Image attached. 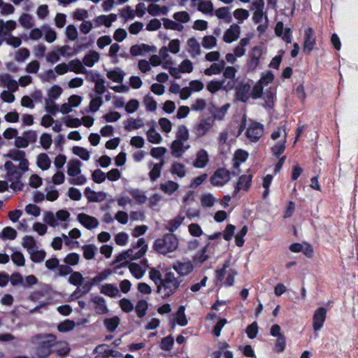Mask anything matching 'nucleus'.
Listing matches in <instances>:
<instances>
[{"label":"nucleus","instance_id":"a19ab883","mask_svg":"<svg viewBox=\"0 0 358 358\" xmlns=\"http://www.w3.org/2000/svg\"><path fill=\"white\" fill-rule=\"evenodd\" d=\"M169 50L166 48V46H163L159 51V56L162 59L164 69H167L169 65H173L174 64L169 54Z\"/></svg>","mask_w":358,"mask_h":358},{"label":"nucleus","instance_id":"e433bc0d","mask_svg":"<svg viewBox=\"0 0 358 358\" xmlns=\"http://www.w3.org/2000/svg\"><path fill=\"white\" fill-rule=\"evenodd\" d=\"M250 39L248 38H243L241 39L238 44L234 48V53L239 58L242 57L245 55L246 49L245 47L249 44Z\"/></svg>","mask_w":358,"mask_h":358},{"label":"nucleus","instance_id":"393cba45","mask_svg":"<svg viewBox=\"0 0 358 358\" xmlns=\"http://www.w3.org/2000/svg\"><path fill=\"white\" fill-rule=\"evenodd\" d=\"M187 50L192 57H196L201 54L200 44L195 38L187 41Z\"/></svg>","mask_w":358,"mask_h":358},{"label":"nucleus","instance_id":"4be33fe9","mask_svg":"<svg viewBox=\"0 0 358 358\" xmlns=\"http://www.w3.org/2000/svg\"><path fill=\"white\" fill-rule=\"evenodd\" d=\"M117 15L114 13L100 15L94 19V22L97 26L104 25L108 28L112 25L113 22L117 20Z\"/></svg>","mask_w":358,"mask_h":358},{"label":"nucleus","instance_id":"a211bd4d","mask_svg":"<svg viewBox=\"0 0 358 358\" xmlns=\"http://www.w3.org/2000/svg\"><path fill=\"white\" fill-rule=\"evenodd\" d=\"M213 127L210 120L203 119L198 122L193 128V132L197 137L203 136Z\"/></svg>","mask_w":358,"mask_h":358},{"label":"nucleus","instance_id":"09e8293b","mask_svg":"<svg viewBox=\"0 0 358 358\" xmlns=\"http://www.w3.org/2000/svg\"><path fill=\"white\" fill-rule=\"evenodd\" d=\"M73 153L84 161H88L90 158V152L80 146H74L72 148Z\"/></svg>","mask_w":358,"mask_h":358},{"label":"nucleus","instance_id":"4468645a","mask_svg":"<svg viewBox=\"0 0 358 358\" xmlns=\"http://www.w3.org/2000/svg\"><path fill=\"white\" fill-rule=\"evenodd\" d=\"M225 80H212L207 84V90L210 93H215L220 90L221 89H224L225 91L231 90L234 87V83L233 81H229L226 85H224Z\"/></svg>","mask_w":358,"mask_h":358},{"label":"nucleus","instance_id":"ddd939ff","mask_svg":"<svg viewBox=\"0 0 358 358\" xmlns=\"http://www.w3.org/2000/svg\"><path fill=\"white\" fill-rule=\"evenodd\" d=\"M263 135V126L257 122H252L246 131L247 138L252 141H257Z\"/></svg>","mask_w":358,"mask_h":358},{"label":"nucleus","instance_id":"39448f33","mask_svg":"<svg viewBox=\"0 0 358 358\" xmlns=\"http://www.w3.org/2000/svg\"><path fill=\"white\" fill-rule=\"evenodd\" d=\"M67 174L70 177L69 182L76 185H84L87 180L86 178L80 175L81 163L78 159H71L67 163Z\"/></svg>","mask_w":358,"mask_h":358},{"label":"nucleus","instance_id":"aec40b11","mask_svg":"<svg viewBox=\"0 0 358 358\" xmlns=\"http://www.w3.org/2000/svg\"><path fill=\"white\" fill-rule=\"evenodd\" d=\"M0 85L6 87L11 92H16L18 89V83L12 78L8 73L0 74Z\"/></svg>","mask_w":358,"mask_h":358},{"label":"nucleus","instance_id":"2eb2a0df","mask_svg":"<svg viewBox=\"0 0 358 358\" xmlns=\"http://www.w3.org/2000/svg\"><path fill=\"white\" fill-rule=\"evenodd\" d=\"M186 141L176 139L171 144V153L175 157H180L190 148V145L185 143Z\"/></svg>","mask_w":358,"mask_h":358},{"label":"nucleus","instance_id":"49530a36","mask_svg":"<svg viewBox=\"0 0 358 358\" xmlns=\"http://www.w3.org/2000/svg\"><path fill=\"white\" fill-rule=\"evenodd\" d=\"M162 20L164 27L166 29L181 31L184 29V27L182 24L178 23L175 20H172L168 18H164Z\"/></svg>","mask_w":358,"mask_h":358},{"label":"nucleus","instance_id":"473e14b6","mask_svg":"<svg viewBox=\"0 0 358 358\" xmlns=\"http://www.w3.org/2000/svg\"><path fill=\"white\" fill-rule=\"evenodd\" d=\"M92 81L95 83V92L99 94H103L106 89L104 79L98 73H94L92 76Z\"/></svg>","mask_w":358,"mask_h":358},{"label":"nucleus","instance_id":"6e6552de","mask_svg":"<svg viewBox=\"0 0 358 358\" xmlns=\"http://www.w3.org/2000/svg\"><path fill=\"white\" fill-rule=\"evenodd\" d=\"M237 273L229 268V262H226L223 266V268L220 270L217 271V280L222 281L225 275H227L224 285L227 286H231L234 284V277Z\"/></svg>","mask_w":358,"mask_h":358},{"label":"nucleus","instance_id":"5701e85b","mask_svg":"<svg viewBox=\"0 0 358 358\" xmlns=\"http://www.w3.org/2000/svg\"><path fill=\"white\" fill-rule=\"evenodd\" d=\"M236 97L242 102L247 101L251 97V86L249 84H242L236 90Z\"/></svg>","mask_w":358,"mask_h":358},{"label":"nucleus","instance_id":"a878e982","mask_svg":"<svg viewBox=\"0 0 358 358\" xmlns=\"http://www.w3.org/2000/svg\"><path fill=\"white\" fill-rule=\"evenodd\" d=\"M252 176L251 175H243L239 178L237 182L236 187L234 190V195H236L239 191L245 190L247 191L251 185Z\"/></svg>","mask_w":358,"mask_h":358},{"label":"nucleus","instance_id":"20e7f679","mask_svg":"<svg viewBox=\"0 0 358 358\" xmlns=\"http://www.w3.org/2000/svg\"><path fill=\"white\" fill-rule=\"evenodd\" d=\"M178 247V240L172 234H168L162 238L155 241L153 248L158 252L166 255L175 251Z\"/></svg>","mask_w":358,"mask_h":358},{"label":"nucleus","instance_id":"72a5a7b5","mask_svg":"<svg viewBox=\"0 0 358 358\" xmlns=\"http://www.w3.org/2000/svg\"><path fill=\"white\" fill-rule=\"evenodd\" d=\"M248 157V153L244 150L238 149L235 151L233 157L234 166L238 168L241 164L246 161Z\"/></svg>","mask_w":358,"mask_h":358},{"label":"nucleus","instance_id":"423d86ee","mask_svg":"<svg viewBox=\"0 0 358 358\" xmlns=\"http://www.w3.org/2000/svg\"><path fill=\"white\" fill-rule=\"evenodd\" d=\"M148 250V245L143 238H139L136 246L130 248L120 255V260L138 259L142 257Z\"/></svg>","mask_w":358,"mask_h":358},{"label":"nucleus","instance_id":"c85d7f7f","mask_svg":"<svg viewBox=\"0 0 358 358\" xmlns=\"http://www.w3.org/2000/svg\"><path fill=\"white\" fill-rule=\"evenodd\" d=\"M164 163V162L162 159H161L159 163H150V167L151 168V169L149 173V177L151 181H155L160 177Z\"/></svg>","mask_w":358,"mask_h":358},{"label":"nucleus","instance_id":"cd10ccee","mask_svg":"<svg viewBox=\"0 0 358 358\" xmlns=\"http://www.w3.org/2000/svg\"><path fill=\"white\" fill-rule=\"evenodd\" d=\"M36 164L42 171H47L50 168L51 160L46 153H40L36 156Z\"/></svg>","mask_w":358,"mask_h":358},{"label":"nucleus","instance_id":"dca6fc26","mask_svg":"<svg viewBox=\"0 0 358 358\" xmlns=\"http://www.w3.org/2000/svg\"><path fill=\"white\" fill-rule=\"evenodd\" d=\"M240 34L241 27L236 24H233L225 31L223 35V41L225 43H231L236 41L239 38Z\"/></svg>","mask_w":358,"mask_h":358},{"label":"nucleus","instance_id":"7c9ffc66","mask_svg":"<svg viewBox=\"0 0 358 358\" xmlns=\"http://www.w3.org/2000/svg\"><path fill=\"white\" fill-rule=\"evenodd\" d=\"M106 77L115 83H122L124 80V73L120 69L116 68L107 71Z\"/></svg>","mask_w":358,"mask_h":358},{"label":"nucleus","instance_id":"b1692460","mask_svg":"<svg viewBox=\"0 0 358 358\" xmlns=\"http://www.w3.org/2000/svg\"><path fill=\"white\" fill-rule=\"evenodd\" d=\"M92 302L96 313L103 315L108 312L106 300L103 297L95 296L92 299Z\"/></svg>","mask_w":358,"mask_h":358},{"label":"nucleus","instance_id":"bf43d9fd","mask_svg":"<svg viewBox=\"0 0 358 358\" xmlns=\"http://www.w3.org/2000/svg\"><path fill=\"white\" fill-rule=\"evenodd\" d=\"M234 17L239 23H243L250 16L249 11L244 8H237L234 11Z\"/></svg>","mask_w":358,"mask_h":358},{"label":"nucleus","instance_id":"864d4df0","mask_svg":"<svg viewBox=\"0 0 358 358\" xmlns=\"http://www.w3.org/2000/svg\"><path fill=\"white\" fill-rule=\"evenodd\" d=\"M30 259L36 263H40L45 258V252L43 250H39L36 248L29 253Z\"/></svg>","mask_w":358,"mask_h":358},{"label":"nucleus","instance_id":"4d7b16f0","mask_svg":"<svg viewBox=\"0 0 358 358\" xmlns=\"http://www.w3.org/2000/svg\"><path fill=\"white\" fill-rule=\"evenodd\" d=\"M173 19L179 24H185L189 22L190 15L185 10L176 12L173 15Z\"/></svg>","mask_w":358,"mask_h":358},{"label":"nucleus","instance_id":"0eeeda50","mask_svg":"<svg viewBox=\"0 0 358 358\" xmlns=\"http://www.w3.org/2000/svg\"><path fill=\"white\" fill-rule=\"evenodd\" d=\"M5 169L7 172V177L10 181H16L11 184V187L14 189H21L22 184L19 182V180L22 177V173L16 167L12 162L8 161L4 164Z\"/></svg>","mask_w":358,"mask_h":358},{"label":"nucleus","instance_id":"e2e57ef3","mask_svg":"<svg viewBox=\"0 0 358 358\" xmlns=\"http://www.w3.org/2000/svg\"><path fill=\"white\" fill-rule=\"evenodd\" d=\"M176 322L180 326L184 327L187 324V320L185 314V308L180 306L176 314Z\"/></svg>","mask_w":358,"mask_h":358},{"label":"nucleus","instance_id":"c9c22d12","mask_svg":"<svg viewBox=\"0 0 358 358\" xmlns=\"http://www.w3.org/2000/svg\"><path fill=\"white\" fill-rule=\"evenodd\" d=\"M127 192L133 197L134 201L138 204H143L148 200L147 196L141 190L138 189H128Z\"/></svg>","mask_w":358,"mask_h":358},{"label":"nucleus","instance_id":"338daca9","mask_svg":"<svg viewBox=\"0 0 358 358\" xmlns=\"http://www.w3.org/2000/svg\"><path fill=\"white\" fill-rule=\"evenodd\" d=\"M66 126L69 128H77L82 124L81 119L66 116L63 119Z\"/></svg>","mask_w":358,"mask_h":358},{"label":"nucleus","instance_id":"f8f14e48","mask_svg":"<svg viewBox=\"0 0 358 358\" xmlns=\"http://www.w3.org/2000/svg\"><path fill=\"white\" fill-rule=\"evenodd\" d=\"M316 44V38L314 31L311 27H307L304 31V41L303 50L306 53H310Z\"/></svg>","mask_w":358,"mask_h":358},{"label":"nucleus","instance_id":"f704fd0d","mask_svg":"<svg viewBox=\"0 0 358 358\" xmlns=\"http://www.w3.org/2000/svg\"><path fill=\"white\" fill-rule=\"evenodd\" d=\"M100 55L96 51L89 52L83 58V64L88 67H92L96 63L99 61Z\"/></svg>","mask_w":358,"mask_h":358},{"label":"nucleus","instance_id":"774afa93","mask_svg":"<svg viewBox=\"0 0 358 358\" xmlns=\"http://www.w3.org/2000/svg\"><path fill=\"white\" fill-rule=\"evenodd\" d=\"M140 107V103L137 99H130L125 103L124 109L128 113H134L136 112Z\"/></svg>","mask_w":358,"mask_h":358},{"label":"nucleus","instance_id":"412c9836","mask_svg":"<svg viewBox=\"0 0 358 358\" xmlns=\"http://www.w3.org/2000/svg\"><path fill=\"white\" fill-rule=\"evenodd\" d=\"M275 34L287 43L292 42L291 29L288 27L285 28L282 22H277L275 27Z\"/></svg>","mask_w":358,"mask_h":358},{"label":"nucleus","instance_id":"ea45409f","mask_svg":"<svg viewBox=\"0 0 358 358\" xmlns=\"http://www.w3.org/2000/svg\"><path fill=\"white\" fill-rule=\"evenodd\" d=\"M216 201L217 199L210 193H204L200 196V203L203 208H211L214 206Z\"/></svg>","mask_w":358,"mask_h":358},{"label":"nucleus","instance_id":"c03bdc74","mask_svg":"<svg viewBox=\"0 0 358 358\" xmlns=\"http://www.w3.org/2000/svg\"><path fill=\"white\" fill-rule=\"evenodd\" d=\"M22 245L28 253L38 248L35 239L31 236H25L22 238Z\"/></svg>","mask_w":358,"mask_h":358},{"label":"nucleus","instance_id":"69168bd1","mask_svg":"<svg viewBox=\"0 0 358 358\" xmlns=\"http://www.w3.org/2000/svg\"><path fill=\"white\" fill-rule=\"evenodd\" d=\"M287 134L284 128H278L271 134V138L274 141H287Z\"/></svg>","mask_w":358,"mask_h":358},{"label":"nucleus","instance_id":"37998d69","mask_svg":"<svg viewBox=\"0 0 358 358\" xmlns=\"http://www.w3.org/2000/svg\"><path fill=\"white\" fill-rule=\"evenodd\" d=\"M100 292L101 294L110 297L115 296L119 293L117 287L115 285L109 283L102 285L100 288Z\"/></svg>","mask_w":358,"mask_h":358},{"label":"nucleus","instance_id":"a18cd8bd","mask_svg":"<svg viewBox=\"0 0 358 358\" xmlns=\"http://www.w3.org/2000/svg\"><path fill=\"white\" fill-rule=\"evenodd\" d=\"M148 141L153 144H159L162 141V137L153 127L149 129L147 132Z\"/></svg>","mask_w":358,"mask_h":358},{"label":"nucleus","instance_id":"c756f323","mask_svg":"<svg viewBox=\"0 0 358 358\" xmlns=\"http://www.w3.org/2000/svg\"><path fill=\"white\" fill-rule=\"evenodd\" d=\"M17 27V23L15 21L9 20L4 21L0 20V34L6 36L8 33L14 31Z\"/></svg>","mask_w":358,"mask_h":358},{"label":"nucleus","instance_id":"4c0bfd02","mask_svg":"<svg viewBox=\"0 0 358 358\" xmlns=\"http://www.w3.org/2000/svg\"><path fill=\"white\" fill-rule=\"evenodd\" d=\"M224 66L225 63L224 61H221L218 63H213L209 68L205 69L204 73L208 76L218 75L222 71Z\"/></svg>","mask_w":358,"mask_h":358},{"label":"nucleus","instance_id":"58836bf2","mask_svg":"<svg viewBox=\"0 0 358 358\" xmlns=\"http://www.w3.org/2000/svg\"><path fill=\"white\" fill-rule=\"evenodd\" d=\"M171 173L180 178H184L187 173L185 166L180 162H175L171 165Z\"/></svg>","mask_w":358,"mask_h":358},{"label":"nucleus","instance_id":"1a4fd4ad","mask_svg":"<svg viewBox=\"0 0 358 358\" xmlns=\"http://www.w3.org/2000/svg\"><path fill=\"white\" fill-rule=\"evenodd\" d=\"M229 180V172L223 169H217L210 178L211 185L215 187H222L228 182Z\"/></svg>","mask_w":358,"mask_h":358},{"label":"nucleus","instance_id":"9b49d317","mask_svg":"<svg viewBox=\"0 0 358 358\" xmlns=\"http://www.w3.org/2000/svg\"><path fill=\"white\" fill-rule=\"evenodd\" d=\"M77 220L81 225L89 230L95 229L99 225V222L96 217L84 213L78 214Z\"/></svg>","mask_w":358,"mask_h":358},{"label":"nucleus","instance_id":"8fccbe9b","mask_svg":"<svg viewBox=\"0 0 358 358\" xmlns=\"http://www.w3.org/2000/svg\"><path fill=\"white\" fill-rule=\"evenodd\" d=\"M129 270L130 273L136 279H141L144 275L145 271L136 263H131L129 265Z\"/></svg>","mask_w":358,"mask_h":358},{"label":"nucleus","instance_id":"9d476101","mask_svg":"<svg viewBox=\"0 0 358 358\" xmlns=\"http://www.w3.org/2000/svg\"><path fill=\"white\" fill-rule=\"evenodd\" d=\"M327 310L324 307L315 310L313 316V329L315 331H320L324 326Z\"/></svg>","mask_w":358,"mask_h":358},{"label":"nucleus","instance_id":"680f3d73","mask_svg":"<svg viewBox=\"0 0 358 358\" xmlns=\"http://www.w3.org/2000/svg\"><path fill=\"white\" fill-rule=\"evenodd\" d=\"M11 259H12L13 264H15L17 266H24V263H25L24 256L21 252H20L18 250L13 251V252L11 255Z\"/></svg>","mask_w":358,"mask_h":358},{"label":"nucleus","instance_id":"13d9d810","mask_svg":"<svg viewBox=\"0 0 358 358\" xmlns=\"http://www.w3.org/2000/svg\"><path fill=\"white\" fill-rule=\"evenodd\" d=\"M76 327L75 322L72 320H65L57 326L59 332L66 333L72 331Z\"/></svg>","mask_w":358,"mask_h":358},{"label":"nucleus","instance_id":"5fc2aeb1","mask_svg":"<svg viewBox=\"0 0 358 358\" xmlns=\"http://www.w3.org/2000/svg\"><path fill=\"white\" fill-rule=\"evenodd\" d=\"M261 55V50L257 48H254L252 55L249 61L250 68H251L252 69H255L258 66Z\"/></svg>","mask_w":358,"mask_h":358},{"label":"nucleus","instance_id":"f257e3e1","mask_svg":"<svg viewBox=\"0 0 358 358\" xmlns=\"http://www.w3.org/2000/svg\"><path fill=\"white\" fill-rule=\"evenodd\" d=\"M180 282L181 280L173 273L166 271L157 286V292L162 298H168L177 291Z\"/></svg>","mask_w":358,"mask_h":358},{"label":"nucleus","instance_id":"052dcab7","mask_svg":"<svg viewBox=\"0 0 358 358\" xmlns=\"http://www.w3.org/2000/svg\"><path fill=\"white\" fill-rule=\"evenodd\" d=\"M55 351L59 356H65L70 352V348L66 342L59 341L56 344Z\"/></svg>","mask_w":358,"mask_h":358},{"label":"nucleus","instance_id":"603ef678","mask_svg":"<svg viewBox=\"0 0 358 358\" xmlns=\"http://www.w3.org/2000/svg\"><path fill=\"white\" fill-rule=\"evenodd\" d=\"M103 324L109 331L113 332L120 324V318L117 316L106 318L104 320Z\"/></svg>","mask_w":358,"mask_h":358},{"label":"nucleus","instance_id":"0e129e2a","mask_svg":"<svg viewBox=\"0 0 358 358\" xmlns=\"http://www.w3.org/2000/svg\"><path fill=\"white\" fill-rule=\"evenodd\" d=\"M57 75L54 69H48L39 75V78L42 81L51 82L57 79Z\"/></svg>","mask_w":358,"mask_h":358},{"label":"nucleus","instance_id":"6e6d98bb","mask_svg":"<svg viewBox=\"0 0 358 358\" xmlns=\"http://www.w3.org/2000/svg\"><path fill=\"white\" fill-rule=\"evenodd\" d=\"M129 234L124 231L118 232L114 236L115 243L120 246L127 245L129 243Z\"/></svg>","mask_w":358,"mask_h":358},{"label":"nucleus","instance_id":"79ce46f5","mask_svg":"<svg viewBox=\"0 0 358 358\" xmlns=\"http://www.w3.org/2000/svg\"><path fill=\"white\" fill-rule=\"evenodd\" d=\"M69 67L70 68L69 71H73L76 73H86L87 70L83 66V62L78 59H72L68 63Z\"/></svg>","mask_w":358,"mask_h":358},{"label":"nucleus","instance_id":"2f4dec72","mask_svg":"<svg viewBox=\"0 0 358 358\" xmlns=\"http://www.w3.org/2000/svg\"><path fill=\"white\" fill-rule=\"evenodd\" d=\"M147 10L152 16H159L160 15H166L169 11V8L164 6H160L158 4L151 3L148 6Z\"/></svg>","mask_w":358,"mask_h":358},{"label":"nucleus","instance_id":"6ab92c4d","mask_svg":"<svg viewBox=\"0 0 358 358\" xmlns=\"http://www.w3.org/2000/svg\"><path fill=\"white\" fill-rule=\"evenodd\" d=\"M174 271L180 276L189 275L193 271V265L191 262H177L173 266Z\"/></svg>","mask_w":358,"mask_h":358},{"label":"nucleus","instance_id":"7ed1b4c3","mask_svg":"<svg viewBox=\"0 0 358 358\" xmlns=\"http://www.w3.org/2000/svg\"><path fill=\"white\" fill-rule=\"evenodd\" d=\"M70 217V213L66 210H59L56 213L50 211H45L43 215L44 222L51 227H67L66 222Z\"/></svg>","mask_w":358,"mask_h":358},{"label":"nucleus","instance_id":"bb28decb","mask_svg":"<svg viewBox=\"0 0 358 358\" xmlns=\"http://www.w3.org/2000/svg\"><path fill=\"white\" fill-rule=\"evenodd\" d=\"M179 185L173 180H166L161 182L159 185V189L166 194L171 195L179 189Z\"/></svg>","mask_w":358,"mask_h":358},{"label":"nucleus","instance_id":"f03ea898","mask_svg":"<svg viewBox=\"0 0 358 358\" xmlns=\"http://www.w3.org/2000/svg\"><path fill=\"white\" fill-rule=\"evenodd\" d=\"M55 338L52 334L36 335L31 338V343L37 345L36 354L39 357L45 358L52 352V347Z\"/></svg>","mask_w":358,"mask_h":358},{"label":"nucleus","instance_id":"3c124183","mask_svg":"<svg viewBox=\"0 0 358 358\" xmlns=\"http://www.w3.org/2000/svg\"><path fill=\"white\" fill-rule=\"evenodd\" d=\"M144 125L143 120L141 118H129L125 124L126 129L131 131L141 128Z\"/></svg>","mask_w":358,"mask_h":358},{"label":"nucleus","instance_id":"de8ad7c7","mask_svg":"<svg viewBox=\"0 0 358 358\" xmlns=\"http://www.w3.org/2000/svg\"><path fill=\"white\" fill-rule=\"evenodd\" d=\"M17 231L11 227H4L1 232V238L3 240H15L17 237Z\"/></svg>","mask_w":358,"mask_h":358},{"label":"nucleus","instance_id":"f3484780","mask_svg":"<svg viewBox=\"0 0 358 358\" xmlns=\"http://www.w3.org/2000/svg\"><path fill=\"white\" fill-rule=\"evenodd\" d=\"M209 162V155L205 149H200L197 151L193 166L197 169L205 168Z\"/></svg>","mask_w":358,"mask_h":358}]
</instances>
